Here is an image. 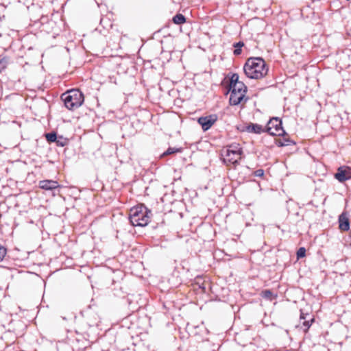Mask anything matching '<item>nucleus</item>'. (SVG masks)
Instances as JSON below:
<instances>
[{
	"label": "nucleus",
	"instance_id": "nucleus-1",
	"mask_svg": "<svg viewBox=\"0 0 351 351\" xmlns=\"http://www.w3.org/2000/svg\"><path fill=\"white\" fill-rule=\"evenodd\" d=\"M246 76L250 79H260L267 74L268 68L265 61L260 57H250L243 66Z\"/></svg>",
	"mask_w": 351,
	"mask_h": 351
},
{
	"label": "nucleus",
	"instance_id": "nucleus-2",
	"mask_svg": "<svg viewBox=\"0 0 351 351\" xmlns=\"http://www.w3.org/2000/svg\"><path fill=\"white\" fill-rule=\"evenodd\" d=\"M152 215L150 210L141 204L130 209L129 220L133 226L143 227L148 224Z\"/></svg>",
	"mask_w": 351,
	"mask_h": 351
},
{
	"label": "nucleus",
	"instance_id": "nucleus-3",
	"mask_svg": "<svg viewBox=\"0 0 351 351\" xmlns=\"http://www.w3.org/2000/svg\"><path fill=\"white\" fill-rule=\"evenodd\" d=\"M60 97L64 106L70 110L78 108L84 101V94L77 88L66 91L61 95Z\"/></svg>",
	"mask_w": 351,
	"mask_h": 351
},
{
	"label": "nucleus",
	"instance_id": "nucleus-4",
	"mask_svg": "<svg viewBox=\"0 0 351 351\" xmlns=\"http://www.w3.org/2000/svg\"><path fill=\"white\" fill-rule=\"evenodd\" d=\"M265 132L269 133L271 136H282L287 134L282 127V122L278 117H272L267 122L265 128Z\"/></svg>",
	"mask_w": 351,
	"mask_h": 351
},
{
	"label": "nucleus",
	"instance_id": "nucleus-5",
	"mask_svg": "<svg viewBox=\"0 0 351 351\" xmlns=\"http://www.w3.org/2000/svg\"><path fill=\"white\" fill-rule=\"evenodd\" d=\"M242 154L243 150L239 144L232 143L226 150V156L232 163H237Z\"/></svg>",
	"mask_w": 351,
	"mask_h": 351
},
{
	"label": "nucleus",
	"instance_id": "nucleus-6",
	"mask_svg": "<svg viewBox=\"0 0 351 351\" xmlns=\"http://www.w3.org/2000/svg\"><path fill=\"white\" fill-rule=\"evenodd\" d=\"M218 117L216 114H211L205 117H200L197 119V123L202 126L203 131L208 130L217 121Z\"/></svg>",
	"mask_w": 351,
	"mask_h": 351
},
{
	"label": "nucleus",
	"instance_id": "nucleus-7",
	"mask_svg": "<svg viewBox=\"0 0 351 351\" xmlns=\"http://www.w3.org/2000/svg\"><path fill=\"white\" fill-rule=\"evenodd\" d=\"M230 93L229 104L231 106H237L243 101L246 102L248 100V98L245 97V94L236 91L235 89L228 90L227 93Z\"/></svg>",
	"mask_w": 351,
	"mask_h": 351
},
{
	"label": "nucleus",
	"instance_id": "nucleus-8",
	"mask_svg": "<svg viewBox=\"0 0 351 351\" xmlns=\"http://www.w3.org/2000/svg\"><path fill=\"white\" fill-rule=\"evenodd\" d=\"M335 178L339 182H344L351 179V168L347 166L339 167L335 174Z\"/></svg>",
	"mask_w": 351,
	"mask_h": 351
},
{
	"label": "nucleus",
	"instance_id": "nucleus-9",
	"mask_svg": "<svg viewBox=\"0 0 351 351\" xmlns=\"http://www.w3.org/2000/svg\"><path fill=\"white\" fill-rule=\"evenodd\" d=\"M300 319L303 320L302 323L299 325H296L295 328L302 330V331L306 333L308 332L315 319L311 315L304 314L302 312H301L300 314Z\"/></svg>",
	"mask_w": 351,
	"mask_h": 351
},
{
	"label": "nucleus",
	"instance_id": "nucleus-10",
	"mask_svg": "<svg viewBox=\"0 0 351 351\" xmlns=\"http://www.w3.org/2000/svg\"><path fill=\"white\" fill-rule=\"evenodd\" d=\"M59 186L58 182L53 180H44L39 182V187L46 191H51Z\"/></svg>",
	"mask_w": 351,
	"mask_h": 351
},
{
	"label": "nucleus",
	"instance_id": "nucleus-11",
	"mask_svg": "<svg viewBox=\"0 0 351 351\" xmlns=\"http://www.w3.org/2000/svg\"><path fill=\"white\" fill-rule=\"evenodd\" d=\"M243 131H246L249 133L257 134H260L263 132H265V128H263L262 125L258 123H250L246 126H245Z\"/></svg>",
	"mask_w": 351,
	"mask_h": 351
},
{
	"label": "nucleus",
	"instance_id": "nucleus-12",
	"mask_svg": "<svg viewBox=\"0 0 351 351\" xmlns=\"http://www.w3.org/2000/svg\"><path fill=\"white\" fill-rule=\"evenodd\" d=\"M339 228L342 231H347L350 229V221L348 217L342 213L339 217Z\"/></svg>",
	"mask_w": 351,
	"mask_h": 351
},
{
	"label": "nucleus",
	"instance_id": "nucleus-13",
	"mask_svg": "<svg viewBox=\"0 0 351 351\" xmlns=\"http://www.w3.org/2000/svg\"><path fill=\"white\" fill-rule=\"evenodd\" d=\"M34 22L35 23V26L37 28H40L41 26L47 24L49 22V20L47 16L42 14L39 19L35 18Z\"/></svg>",
	"mask_w": 351,
	"mask_h": 351
},
{
	"label": "nucleus",
	"instance_id": "nucleus-14",
	"mask_svg": "<svg viewBox=\"0 0 351 351\" xmlns=\"http://www.w3.org/2000/svg\"><path fill=\"white\" fill-rule=\"evenodd\" d=\"M182 152V147L177 148L169 147L166 151H165L162 154H160V158H164L167 156L180 153Z\"/></svg>",
	"mask_w": 351,
	"mask_h": 351
},
{
	"label": "nucleus",
	"instance_id": "nucleus-15",
	"mask_svg": "<svg viewBox=\"0 0 351 351\" xmlns=\"http://www.w3.org/2000/svg\"><path fill=\"white\" fill-rule=\"evenodd\" d=\"M261 296L267 300L272 301L277 298V294L274 293L270 289H265L261 293Z\"/></svg>",
	"mask_w": 351,
	"mask_h": 351
},
{
	"label": "nucleus",
	"instance_id": "nucleus-16",
	"mask_svg": "<svg viewBox=\"0 0 351 351\" xmlns=\"http://www.w3.org/2000/svg\"><path fill=\"white\" fill-rule=\"evenodd\" d=\"M239 76L237 73H232L229 81L228 84V90H230L232 88L235 87V86L239 83Z\"/></svg>",
	"mask_w": 351,
	"mask_h": 351
},
{
	"label": "nucleus",
	"instance_id": "nucleus-17",
	"mask_svg": "<svg viewBox=\"0 0 351 351\" xmlns=\"http://www.w3.org/2000/svg\"><path fill=\"white\" fill-rule=\"evenodd\" d=\"M58 136L59 135H58L57 132H51L45 134V139L47 140V141L49 143H56Z\"/></svg>",
	"mask_w": 351,
	"mask_h": 351
},
{
	"label": "nucleus",
	"instance_id": "nucleus-18",
	"mask_svg": "<svg viewBox=\"0 0 351 351\" xmlns=\"http://www.w3.org/2000/svg\"><path fill=\"white\" fill-rule=\"evenodd\" d=\"M173 23L176 25H181L186 22V17L182 14H176L172 19Z\"/></svg>",
	"mask_w": 351,
	"mask_h": 351
},
{
	"label": "nucleus",
	"instance_id": "nucleus-19",
	"mask_svg": "<svg viewBox=\"0 0 351 351\" xmlns=\"http://www.w3.org/2000/svg\"><path fill=\"white\" fill-rule=\"evenodd\" d=\"M236 91L246 94V92L247 90V88L245 86V84L243 82H239L237 83V84L235 86V87L232 88L230 90H234Z\"/></svg>",
	"mask_w": 351,
	"mask_h": 351
},
{
	"label": "nucleus",
	"instance_id": "nucleus-20",
	"mask_svg": "<svg viewBox=\"0 0 351 351\" xmlns=\"http://www.w3.org/2000/svg\"><path fill=\"white\" fill-rule=\"evenodd\" d=\"M244 46V43L242 41H239L234 43L233 47H234L233 53L235 56H239L241 53V48Z\"/></svg>",
	"mask_w": 351,
	"mask_h": 351
},
{
	"label": "nucleus",
	"instance_id": "nucleus-21",
	"mask_svg": "<svg viewBox=\"0 0 351 351\" xmlns=\"http://www.w3.org/2000/svg\"><path fill=\"white\" fill-rule=\"evenodd\" d=\"M69 143V139L67 138L64 137L62 135H59L58 139L56 141V145L59 147H64L67 145Z\"/></svg>",
	"mask_w": 351,
	"mask_h": 351
},
{
	"label": "nucleus",
	"instance_id": "nucleus-22",
	"mask_svg": "<svg viewBox=\"0 0 351 351\" xmlns=\"http://www.w3.org/2000/svg\"><path fill=\"white\" fill-rule=\"evenodd\" d=\"M9 62L8 57H3L0 59V73L3 72L6 68Z\"/></svg>",
	"mask_w": 351,
	"mask_h": 351
},
{
	"label": "nucleus",
	"instance_id": "nucleus-23",
	"mask_svg": "<svg viewBox=\"0 0 351 351\" xmlns=\"http://www.w3.org/2000/svg\"><path fill=\"white\" fill-rule=\"evenodd\" d=\"M306 252V250L305 247H300L298 250L297 253H296L297 258L300 259V258L305 257Z\"/></svg>",
	"mask_w": 351,
	"mask_h": 351
},
{
	"label": "nucleus",
	"instance_id": "nucleus-24",
	"mask_svg": "<svg viewBox=\"0 0 351 351\" xmlns=\"http://www.w3.org/2000/svg\"><path fill=\"white\" fill-rule=\"evenodd\" d=\"M8 250L5 247L0 244V262H1L6 256Z\"/></svg>",
	"mask_w": 351,
	"mask_h": 351
},
{
	"label": "nucleus",
	"instance_id": "nucleus-25",
	"mask_svg": "<svg viewBox=\"0 0 351 351\" xmlns=\"http://www.w3.org/2000/svg\"><path fill=\"white\" fill-rule=\"evenodd\" d=\"M253 174L256 177H263L264 176V170L262 169H258L256 170Z\"/></svg>",
	"mask_w": 351,
	"mask_h": 351
},
{
	"label": "nucleus",
	"instance_id": "nucleus-26",
	"mask_svg": "<svg viewBox=\"0 0 351 351\" xmlns=\"http://www.w3.org/2000/svg\"><path fill=\"white\" fill-rule=\"evenodd\" d=\"M276 144L277 145L278 147H284V146H287V143H284L283 138L282 140L281 139L276 140Z\"/></svg>",
	"mask_w": 351,
	"mask_h": 351
},
{
	"label": "nucleus",
	"instance_id": "nucleus-27",
	"mask_svg": "<svg viewBox=\"0 0 351 351\" xmlns=\"http://www.w3.org/2000/svg\"><path fill=\"white\" fill-rule=\"evenodd\" d=\"M283 141H284V143H287V145H292V144H293V145L295 144V143L293 141L291 140L289 138H286V137L283 138Z\"/></svg>",
	"mask_w": 351,
	"mask_h": 351
},
{
	"label": "nucleus",
	"instance_id": "nucleus-28",
	"mask_svg": "<svg viewBox=\"0 0 351 351\" xmlns=\"http://www.w3.org/2000/svg\"><path fill=\"white\" fill-rule=\"evenodd\" d=\"M36 10L40 12V9L39 8L36 7Z\"/></svg>",
	"mask_w": 351,
	"mask_h": 351
}]
</instances>
